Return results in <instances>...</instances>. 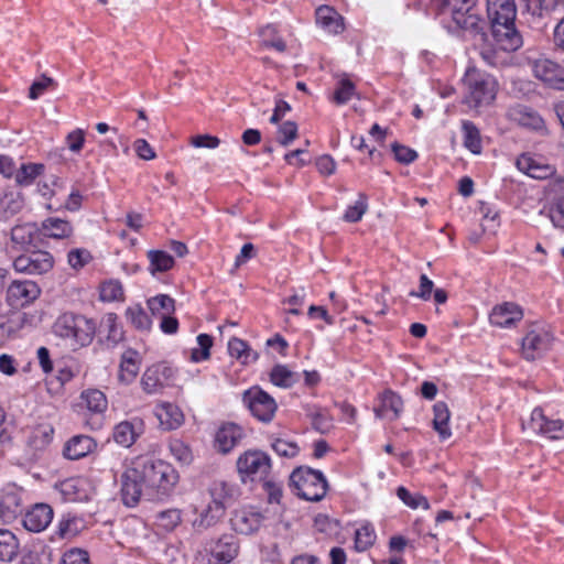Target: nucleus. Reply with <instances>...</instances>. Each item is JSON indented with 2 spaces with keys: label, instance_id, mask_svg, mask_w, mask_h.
Here are the masks:
<instances>
[{
  "label": "nucleus",
  "instance_id": "obj_45",
  "mask_svg": "<svg viewBox=\"0 0 564 564\" xmlns=\"http://www.w3.org/2000/svg\"><path fill=\"white\" fill-rule=\"evenodd\" d=\"M376 532L370 523L361 525L355 532V549L358 552H365L370 549L376 541Z\"/></svg>",
  "mask_w": 564,
  "mask_h": 564
},
{
  "label": "nucleus",
  "instance_id": "obj_9",
  "mask_svg": "<svg viewBox=\"0 0 564 564\" xmlns=\"http://www.w3.org/2000/svg\"><path fill=\"white\" fill-rule=\"evenodd\" d=\"M41 295V288L31 280H14L7 289L8 304L14 308L25 307Z\"/></svg>",
  "mask_w": 564,
  "mask_h": 564
},
{
  "label": "nucleus",
  "instance_id": "obj_10",
  "mask_svg": "<svg viewBox=\"0 0 564 564\" xmlns=\"http://www.w3.org/2000/svg\"><path fill=\"white\" fill-rule=\"evenodd\" d=\"M532 70L550 88L564 90V68L560 64L549 58H539L533 62Z\"/></svg>",
  "mask_w": 564,
  "mask_h": 564
},
{
  "label": "nucleus",
  "instance_id": "obj_60",
  "mask_svg": "<svg viewBox=\"0 0 564 564\" xmlns=\"http://www.w3.org/2000/svg\"><path fill=\"white\" fill-rule=\"evenodd\" d=\"M89 554L83 549H70L62 557L61 564H88Z\"/></svg>",
  "mask_w": 564,
  "mask_h": 564
},
{
  "label": "nucleus",
  "instance_id": "obj_21",
  "mask_svg": "<svg viewBox=\"0 0 564 564\" xmlns=\"http://www.w3.org/2000/svg\"><path fill=\"white\" fill-rule=\"evenodd\" d=\"M403 411V401L401 397L392 390H386L381 394L380 404L375 409V414L379 419L397 420Z\"/></svg>",
  "mask_w": 564,
  "mask_h": 564
},
{
  "label": "nucleus",
  "instance_id": "obj_55",
  "mask_svg": "<svg viewBox=\"0 0 564 564\" xmlns=\"http://www.w3.org/2000/svg\"><path fill=\"white\" fill-rule=\"evenodd\" d=\"M123 297V289L119 281L110 280L100 286V299L104 302L118 301Z\"/></svg>",
  "mask_w": 564,
  "mask_h": 564
},
{
  "label": "nucleus",
  "instance_id": "obj_19",
  "mask_svg": "<svg viewBox=\"0 0 564 564\" xmlns=\"http://www.w3.org/2000/svg\"><path fill=\"white\" fill-rule=\"evenodd\" d=\"M523 317L522 308L513 302H505L496 305L490 315L491 325L498 327H511L520 322Z\"/></svg>",
  "mask_w": 564,
  "mask_h": 564
},
{
  "label": "nucleus",
  "instance_id": "obj_44",
  "mask_svg": "<svg viewBox=\"0 0 564 564\" xmlns=\"http://www.w3.org/2000/svg\"><path fill=\"white\" fill-rule=\"evenodd\" d=\"M148 307L153 315H167L175 311V301L166 294H159L147 301Z\"/></svg>",
  "mask_w": 564,
  "mask_h": 564
},
{
  "label": "nucleus",
  "instance_id": "obj_11",
  "mask_svg": "<svg viewBox=\"0 0 564 564\" xmlns=\"http://www.w3.org/2000/svg\"><path fill=\"white\" fill-rule=\"evenodd\" d=\"M54 429L50 424L34 427L26 441L25 456L29 462H36L47 449L53 440Z\"/></svg>",
  "mask_w": 564,
  "mask_h": 564
},
{
  "label": "nucleus",
  "instance_id": "obj_17",
  "mask_svg": "<svg viewBox=\"0 0 564 564\" xmlns=\"http://www.w3.org/2000/svg\"><path fill=\"white\" fill-rule=\"evenodd\" d=\"M552 335L543 328H533L522 339V351L528 360L535 359L547 350L552 343Z\"/></svg>",
  "mask_w": 564,
  "mask_h": 564
},
{
  "label": "nucleus",
  "instance_id": "obj_13",
  "mask_svg": "<svg viewBox=\"0 0 564 564\" xmlns=\"http://www.w3.org/2000/svg\"><path fill=\"white\" fill-rule=\"evenodd\" d=\"M527 426L533 432L546 435L552 440H558L564 437V423L561 420H549L541 408H535L532 413L530 421ZM525 429V424H522Z\"/></svg>",
  "mask_w": 564,
  "mask_h": 564
},
{
  "label": "nucleus",
  "instance_id": "obj_32",
  "mask_svg": "<svg viewBox=\"0 0 564 564\" xmlns=\"http://www.w3.org/2000/svg\"><path fill=\"white\" fill-rule=\"evenodd\" d=\"M156 417L160 421V424L165 430H175L182 423L184 415L180 408L172 403H163L156 408L155 412Z\"/></svg>",
  "mask_w": 564,
  "mask_h": 564
},
{
  "label": "nucleus",
  "instance_id": "obj_3",
  "mask_svg": "<svg viewBox=\"0 0 564 564\" xmlns=\"http://www.w3.org/2000/svg\"><path fill=\"white\" fill-rule=\"evenodd\" d=\"M56 337L63 339L72 349L88 346L96 335V323L82 314L66 312L61 314L52 326Z\"/></svg>",
  "mask_w": 564,
  "mask_h": 564
},
{
  "label": "nucleus",
  "instance_id": "obj_35",
  "mask_svg": "<svg viewBox=\"0 0 564 564\" xmlns=\"http://www.w3.org/2000/svg\"><path fill=\"white\" fill-rule=\"evenodd\" d=\"M433 429L437 432L440 438L445 441L451 437L452 432L448 426L451 412L447 404L438 401L433 405Z\"/></svg>",
  "mask_w": 564,
  "mask_h": 564
},
{
  "label": "nucleus",
  "instance_id": "obj_31",
  "mask_svg": "<svg viewBox=\"0 0 564 564\" xmlns=\"http://www.w3.org/2000/svg\"><path fill=\"white\" fill-rule=\"evenodd\" d=\"M20 552V540L9 529H0V561L13 562Z\"/></svg>",
  "mask_w": 564,
  "mask_h": 564
},
{
  "label": "nucleus",
  "instance_id": "obj_47",
  "mask_svg": "<svg viewBox=\"0 0 564 564\" xmlns=\"http://www.w3.org/2000/svg\"><path fill=\"white\" fill-rule=\"evenodd\" d=\"M43 164H22L15 173V182L19 185H29L43 172Z\"/></svg>",
  "mask_w": 564,
  "mask_h": 564
},
{
  "label": "nucleus",
  "instance_id": "obj_28",
  "mask_svg": "<svg viewBox=\"0 0 564 564\" xmlns=\"http://www.w3.org/2000/svg\"><path fill=\"white\" fill-rule=\"evenodd\" d=\"M96 333L104 336L110 346L117 345L123 338L122 327L118 324V316L115 313H107L101 317Z\"/></svg>",
  "mask_w": 564,
  "mask_h": 564
},
{
  "label": "nucleus",
  "instance_id": "obj_52",
  "mask_svg": "<svg viewBox=\"0 0 564 564\" xmlns=\"http://www.w3.org/2000/svg\"><path fill=\"white\" fill-rule=\"evenodd\" d=\"M556 8V0H525V9L533 17L543 18Z\"/></svg>",
  "mask_w": 564,
  "mask_h": 564
},
{
  "label": "nucleus",
  "instance_id": "obj_41",
  "mask_svg": "<svg viewBox=\"0 0 564 564\" xmlns=\"http://www.w3.org/2000/svg\"><path fill=\"white\" fill-rule=\"evenodd\" d=\"M462 130L464 134V147L474 154L481 152V137L479 129L471 121L465 120L462 123Z\"/></svg>",
  "mask_w": 564,
  "mask_h": 564
},
{
  "label": "nucleus",
  "instance_id": "obj_2",
  "mask_svg": "<svg viewBox=\"0 0 564 564\" xmlns=\"http://www.w3.org/2000/svg\"><path fill=\"white\" fill-rule=\"evenodd\" d=\"M487 15L492 34L505 51H516L522 45V37L514 28V0H487Z\"/></svg>",
  "mask_w": 564,
  "mask_h": 564
},
{
  "label": "nucleus",
  "instance_id": "obj_29",
  "mask_svg": "<svg viewBox=\"0 0 564 564\" xmlns=\"http://www.w3.org/2000/svg\"><path fill=\"white\" fill-rule=\"evenodd\" d=\"M24 208V197L20 192H6L0 197V220L8 221Z\"/></svg>",
  "mask_w": 564,
  "mask_h": 564
},
{
  "label": "nucleus",
  "instance_id": "obj_42",
  "mask_svg": "<svg viewBox=\"0 0 564 564\" xmlns=\"http://www.w3.org/2000/svg\"><path fill=\"white\" fill-rule=\"evenodd\" d=\"M80 398L86 408L94 413H102L108 406L104 392L98 389H88L82 392Z\"/></svg>",
  "mask_w": 564,
  "mask_h": 564
},
{
  "label": "nucleus",
  "instance_id": "obj_14",
  "mask_svg": "<svg viewBox=\"0 0 564 564\" xmlns=\"http://www.w3.org/2000/svg\"><path fill=\"white\" fill-rule=\"evenodd\" d=\"M173 375V369L164 362L152 365L141 378L142 389L149 394L156 393L169 383Z\"/></svg>",
  "mask_w": 564,
  "mask_h": 564
},
{
  "label": "nucleus",
  "instance_id": "obj_6",
  "mask_svg": "<svg viewBox=\"0 0 564 564\" xmlns=\"http://www.w3.org/2000/svg\"><path fill=\"white\" fill-rule=\"evenodd\" d=\"M270 456L260 449H249L237 459V470L242 482L261 481L270 476Z\"/></svg>",
  "mask_w": 564,
  "mask_h": 564
},
{
  "label": "nucleus",
  "instance_id": "obj_8",
  "mask_svg": "<svg viewBox=\"0 0 564 564\" xmlns=\"http://www.w3.org/2000/svg\"><path fill=\"white\" fill-rule=\"evenodd\" d=\"M54 267V258L48 251L30 250L13 260V268L19 273L40 275L47 273Z\"/></svg>",
  "mask_w": 564,
  "mask_h": 564
},
{
  "label": "nucleus",
  "instance_id": "obj_5",
  "mask_svg": "<svg viewBox=\"0 0 564 564\" xmlns=\"http://www.w3.org/2000/svg\"><path fill=\"white\" fill-rule=\"evenodd\" d=\"M290 488L301 499L319 501L325 497L328 484L322 471L301 466L290 475Z\"/></svg>",
  "mask_w": 564,
  "mask_h": 564
},
{
  "label": "nucleus",
  "instance_id": "obj_1",
  "mask_svg": "<svg viewBox=\"0 0 564 564\" xmlns=\"http://www.w3.org/2000/svg\"><path fill=\"white\" fill-rule=\"evenodd\" d=\"M131 465L144 485L147 500L167 496L178 480L172 465L151 456H139Z\"/></svg>",
  "mask_w": 564,
  "mask_h": 564
},
{
  "label": "nucleus",
  "instance_id": "obj_51",
  "mask_svg": "<svg viewBox=\"0 0 564 564\" xmlns=\"http://www.w3.org/2000/svg\"><path fill=\"white\" fill-rule=\"evenodd\" d=\"M299 135V128L294 121L282 122L276 132V141L282 147H289Z\"/></svg>",
  "mask_w": 564,
  "mask_h": 564
},
{
  "label": "nucleus",
  "instance_id": "obj_53",
  "mask_svg": "<svg viewBox=\"0 0 564 564\" xmlns=\"http://www.w3.org/2000/svg\"><path fill=\"white\" fill-rule=\"evenodd\" d=\"M198 348H193L191 359L195 362L207 360L210 357V348L213 346V337L207 334L197 336Z\"/></svg>",
  "mask_w": 564,
  "mask_h": 564
},
{
  "label": "nucleus",
  "instance_id": "obj_24",
  "mask_svg": "<svg viewBox=\"0 0 564 564\" xmlns=\"http://www.w3.org/2000/svg\"><path fill=\"white\" fill-rule=\"evenodd\" d=\"M73 231L72 224L58 217H48L40 226V236L43 238L65 239L70 237Z\"/></svg>",
  "mask_w": 564,
  "mask_h": 564
},
{
  "label": "nucleus",
  "instance_id": "obj_37",
  "mask_svg": "<svg viewBox=\"0 0 564 564\" xmlns=\"http://www.w3.org/2000/svg\"><path fill=\"white\" fill-rule=\"evenodd\" d=\"M228 351L231 357L240 360L243 365L254 362L259 359V354L250 348L247 341L232 337L228 343Z\"/></svg>",
  "mask_w": 564,
  "mask_h": 564
},
{
  "label": "nucleus",
  "instance_id": "obj_22",
  "mask_svg": "<svg viewBox=\"0 0 564 564\" xmlns=\"http://www.w3.org/2000/svg\"><path fill=\"white\" fill-rule=\"evenodd\" d=\"M239 553V540L234 534H223L212 549L218 564H229Z\"/></svg>",
  "mask_w": 564,
  "mask_h": 564
},
{
  "label": "nucleus",
  "instance_id": "obj_20",
  "mask_svg": "<svg viewBox=\"0 0 564 564\" xmlns=\"http://www.w3.org/2000/svg\"><path fill=\"white\" fill-rule=\"evenodd\" d=\"M519 171L535 180H546L556 173L555 166L543 163L529 154H522L516 162Z\"/></svg>",
  "mask_w": 564,
  "mask_h": 564
},
{
  "label": "nucleus",
  "instance_id": "obj_25",
  "mask_svg": "<svg viewBox=\"0 0 564 564\" xmlns=\"http://www.w3.org/2000/svg\"><path fill=\"white\" fill-rule=\"evenodd\" d=\"M242 430L235 423L224 424L216 433L215 444L219 452H230L241 440Z\"/></svg>",
  "mask_w": 564,
  "mask_h": 564
},
{
  "label": "nucleus",
  "instance_id": "obj_7",
  "mask_svg": "<svg viewBox=\"0 0 564 564\" xmlns=\"http://www.w3.org/2000/svg\"><path fill=\"white\" fill-rule=\"evenodd\" d=\"M242 401L252 415L262 422H270L278 409L275 400L259 387L243 392Z\"/></svg>",
  "mask_w": 564,
  "mask_h": 564
},
{
  "label": "nucleus",
  "instance_id": "obj_58",
  "mask_svg": "<svg viewBox=\"0 0 564 564\" xmlns=\"http://www.w3.org/2000/svg\"><path fill=\"white\" fill-rule=\"evenodd\" d=\"M263 490L268 495V500L270 503H280L282 498V484L279 481H275L272 478H265L264 480H261Z\"/></svg>",
  "mask_w": 564,
  "mask_h": 564
},
{
  "label": "nucleus",
  "instance_id": "obj_38",
  "mask_svg": "<svg viewBox=\"0 0 564 564\" xmlns=\"http://www.w3.org/2000/svg\"><path fill=\"white\" fill-rule=\"evenodd\" d=\"M453 21L458 28L471 34L485 35L484 29L486 23L479 18L478 13L475 12V9L468 13H463L462 17L454 18Z\"/></svg>",
  "mask_w": 564,
  "mask_h": 564
},
{
  "label": "nucleus",
  "instance_id": "obj_15",
  "mask_svg": "<svg viewBox=\"0 0 564 564\" xmlns=\"http://www.w3.org/2000/svg\"><path fill=\"white\" fill-rule=\"evenodd\" d=\"M508 118L522 128L535 132L546 130L545 121L538 111L525 105H514L508 109Z\"/></svg>",
  "mask_w": 564,
  "mask_h": 564
},
{
  "label": "nucleus",
  "instance_id": "obj_34",
  "mask_svg": "<svg viewBox=\"0 0 564 564\" xmlns=\"http://www.w3.org/2000/svg\"><path fill=\"white\" fill-rule=\"evenodd\" d=\"M316 22L329 33H340L344 30L343 18L328 6H322L316 10Z\"/></svg>",
  "mask_w": 564,
  "mask_h": 564
},
{
  "label": "nucleus",
  "instance_id": "obj_12",
  "mask_svg": "<svg viewBox=\"0 0 564 564\" xmlns=\"http://www.w3.org/2000/svg\"><path fill=\"white\" fill-rule=\"evenodd\" d=\"M145 498L144 485L134 467L127 468L121 475V498L127 507H134L140 499Z\"/></svg>",
  "mask_w": 564,
  "mask_h": 564
},
{
  "label": "nucleus",
  "instance_id": "obj_18",
  "mask_svg": "<svg viewBox=\"0 0 564 564\" xmlns=\"http://www.w3.org/2000/svg\"><path fill=\"white\" fill-rule=\"evenodd\" d=\"M53 509L47 503H35L23 517V525L30 532H42L53 520Z\"/></svg>",
  "mask_w": 564,
  "mask_h": 564
},
{
  "label": "nucleus",
  "instance_id": "obj_56",
  "mask_svg": "<svg viewBox=\"0 0 564 564\" xmlns=\"http://www.w3.org/2000/svg\"><path fill=\"white\" fill-rule=\"evenodd\" d=\"M93 259L90 252L84 248H76L68 252L67 260L68 264L75 269H82Z\"/></svg>",
  "mask_w": 564,
  "mask_h": 564
},
{
  "label": "nucleus",
  "instance_id": "obj_40",
  "mask_svg": "<svg viewBox=\"0 0 564 564\" xmlns=\"http://www.w3.org/2000/svg\"><path fill=\"white\" fill-rule=\"evenodd\" d=\"M148 259L150 261L149 271L151 274L156 272H166L171 270L175 263L174 258L162 250H150L148 251Z\"/></svg>",
  "mask_w": 564,
  "mask_h": 564
},
{
  "label": "nucleus",
  "instance_id": "obj_61",
  "mask_svg": "<svg viewBox=\"0 0 564 564\" xmlns=\"http://www.w3.org/2000/svg\"><path fill=\"white\" fill-rule=\"evenodd\" d=\"M273 451L282 457H294L299 453V446L293 442L276 438L272 443Z\"/></svg>",
  "mask_w": 564,
  "mask_h": 564
},
{
  "label": "nucleus",
  "instance_id": "obj_49",
  "mask_svg": "<svg viewBox=\"0 0 564 564\" xmlns=\"http://www.w3.org/2000/svg\"><path fill=\"white\" fill-rule=\"evenodd\" d=\"M397 496L400 500L408 507L412 509H417L419 507H422L423 509L427 510L430 508V503L427 499L420 495V494H411L405 487L400 486L397 489Z\"/></svg>",
  "mask_w": 564,
  "mask_h": 564
},
{
  "label": "nucleus",
  "instance_id": "obj_36",
  "mask_svg": "<svg viewBox=\"0 0 564 564\" xmlns=\"http://www.w3.org/2000/svg\"><path fill=\"white\" fill-rule=\"evenodd\" d=\"M139 372V354L135 350L129 349L121 356L120 375L119 378L124 383H130L134 380Z\"/></svg>",
  "mask_w": 564,
  "mask_h": 564
},
{
  "label": "nucleus",
  "instance_id": "obj_46",
  "mask_svg": "<svg viewBox=\"0 0 564 564\" xmlns=\"http://www.w3.org/2000/svg\"><path fill=\"white\" fill-rule=\"evenodd\" d=\"M126 317L137 329L149 330L151 327V319L140 305L128 307Z\"/></svg>",
  "mask_w": 564,
  "mask_h": 564
},
{
  "label": "nucleus",
  "instance_id": "obj_48",
  "mask_svg": "<svg viewBox=\"0 0 564 564\" xmlns=\"http://www.w3.org/2000/svg\"><path fill=\"white\" fill-rule=\"evenodd\" d=\"M367 200H368L367 195L364 193H360L358 195V199L356 200V203L346 209V212L344 214V220L347 223L359 221L368 209Z\"/></svg>",
  "mask_w": 564,
  "mask_h": 564
},
{
  "label": "nucleus",
  "instance_id": "obj_59",
  "mask_svg": "<svg viewBox=\"0 0 564 564\" xmlns=\"http://www.w3.org/2000/svg\"><path fill=\"white\" fill-rule=\"evenodd\" d=\"M79 480L69 478L61 482L59 490L67 501L80 500L82 496L78 491Z\"/></svg>",
  "mask_w": 564,
  "mask_h": 564
},
{
  "label": "nucleus",
  "instance_id": "obj_33",
  "mask_svg": "<svg viewBox=\"0 0 564 564\" xmlns=\"http://www.w3.org/2000/svg\"><path fill=\"white\" fill-rule=\"evenodd\" d=\"M225 513L226 510L223 506L210 502L199 518L194 520L193 528L197 532L207 530L217 524L225 517Z\"/></svg>",
  "mask_w": 564,
  "mask_h": 564
},
{
  "label": "nucleus",
  "instance_id": "obj_54",
  "mask_svg": "<svg viewBox=\"0 0 564 564\" xmlns=\"http://www.w3.org/2000/svg\"><path fill=\"white\" fill-rule=\"evenodd\" d=\"M355 94L356 88L354 83L348 78H341L334 91L333 100L337 105H344L347 104Z\"/></svg>",
  "mask_w": 564,
  "mask_h": 564
},
{
  "label": "nucleus",
  "instance_id": "obj_23",
  "mask_svg": "<svg viewBox=\"0 0 564 564\" xmlns=\"http://www.w3.org/2000/svg\"><path fill=\"white\" fill-rule=\"evenodd\" d=\"M212 502L220 505L225 510L231 506L240 495L239 488L226 480H215L209 487Z\"/></svg>",
  "mask_w": 564,
  "mask_h": 564
},
{
  "label": "nucleus",
  "instance_id": "obj_57",
  "mask_svg": "<svg viewBox=\"0 0 564 564\" xmlns=\"http://www.w3.org/2000/svg\"><path fill=\"white\" fill-rule=\"evenodd\" d=\"M391 150L394 154L395 160L402 164H410L414 162L417 158V153L415 150L403 144H400L398 142L391 144Z\"/></svg>",
  "mask_w": 564,
  "mask_h": 564
},
{
  "label": "nucleus",
  "instance_id": "obj_64",
  "mask_svg": "<svg viewBox=\"0 0 564 564\" xmlns=\"http://www.w3.org/2000/svg\"><path fill=\"white\" fill-rule=\"evenodd\" d=\"M550 218L555 227L564 230V197L550 208Z\"/></svg>",
  "mask_w": 564,
  "mask_h": 564
},
{
  "label": "nucleus",
  "instance_id": "obj_62",
  "mask_svg": "<svg viewBox=\"0 0 564 564\" xmlns=\"http://www.w3.org/2000/svg\"><path fill=\"white\" fill-rule=\"evenodd\" d=\"M310 416L312 420L313 427L316 431H318L323 434L329 431V429L332 426L330 419L322 410H316V411L310 413Z\"/></svg>",
  "mask_w": 564,
  "mask_h": 564
},
{
  "label": "nucleus",
  "instance_id": "obj_30",
  "mask_svg": "<svg viewBox=\"0 0 564 564\" xmlns=\"http://www.w3.org/2000/svg\"><path fill=\"white\" fill-rule=\"evenodd\" d=\"M40 236V227L36 224H23L15 225L11 229L10 239L12 243L20 247V249L26 250L31 245H33L35 238Z\"/></svg>",
  "mask_w": 564,
  "mask_h": 564
},
{
  "label": "nucleus",
  "instance_id": "obj_27",
  "mask_svg": "<svg viewBox=\"0 0 564 564\" xmlns=\"http://www.w3.org/2000/svg\"><path fill=\"white\" fill-rule=\"evenodd\" d=\"M95 446L96 443L90 436L76 435L65 444L63 454L67 459L76 460L88 455Z\"/></svg>",
  "mask_w": 564,
  "mask_h": 564
},
{
  "label": "nucleus",
  "instance_id": "obj_63",
  "mask_svg": "<svg viewBox=\"0 0 564 564\" xmlns=\"http://www.w3.org/2000/svg\"><path fill=\"white\" fill-rule=\"evenodd\" d=\"M85 143V132L83 129H75L66 135V144L72 152L78 153Z\"/></svg>",
  "mask_w": 564,
  "mask_h": 564
},
{
  "label": "nucleus",
  "instance_id": "obj_43",
  "mask_svg": "<svg viewBox=\"0 0 564 564\" xmlns=\"http://www.w3.org/2000/svg\"><path fill=\"white\" fill-rule=\"evenodd\" d=\"M84 520L76 516H64L58 523L57 534L62 539H70L76 536L84 529Z\"/></svg>",
  "mask_w": 564,
  "mask_h": 564
},
{
  "label": "nucleus",
  "instance_id": "obj_16",
  "mask_svg": "<svg viewBox=\"0 0 564 564\" xmlns=\"http://www.w3.org/2000/svg\"><path fill=\"white\" fill-rule=\"evenodd\" d=\"M144 433V422L141 417H132L118 423L113 427L112 437L122 447H131Z\"/></svg>",
  "mask_w": 564,
  "mask_h": 564
},
{
  "label": "nucleus",
  "instance_id": "obj_50",
  "mask_svg": "<svg viewBox=\"0 0 564 564\" xmlns=\"http://www.w3.org/2000/svg\"><path fill=\"white\" fill-rule=\"evenodd\" d=\"M158 525L163 530L173 531L182 521L181 511L178 509H167L161 511L156 516Z\"/></svg>",
  "mask_w": 564,
  "mask_h": 564
},
{
  "label": "nucleus",
  "instance_id": "obj_4",
  "mask_svg": "<svg viewBox=\"0 0 564 564\" xmlns=\"http://www.w3.org/2000/svg\"><path fill=\"white\" fill-rule=\"evenodd\" d=\"M464 85L466 88L464 102L470 108L488 106L496 98L498 85L495 77L475 67L467 69Z\"/></svg>",
  "mask_w": 564,
  "mask_h": 564
},
{
  "label": "nucleus",
  "instance_id": "obj_26",
  "mask_svg": "<svg viewBox=\"0 0 564 564\" xmlns=\"http://www.w3.org/2000/svg\"><path fill=\"white\" fill-rule=\"evenodd\" d=\"M262 516L258 512L240 510L236 511L231 518L232 529L240 534H251L259 530Z\"/></svg>",
  "mask_w": 564,
  "mask_h": 564
},
{
  "label": "nucleus",
  "instance_id": "obj_39",
  "mask_svg": "<svg viewBox=\"0 0 564 564\" xmlns=\"http://www.w3.org/2000/svg\"><path fill=\"white\" fill-rule=\"evenodd\" d=\"M299 379V375L291 371L285 365H275L270 372V381L283 389L291 388Z\"/></svg>",
  "mask_w": 564,
  "mask_h": 564
}]
</instances>
